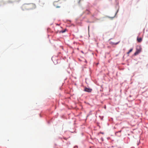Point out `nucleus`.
<instances>
[{
    "label": "nucleus",
    "mask_w": 148,
    "mask_h": 148,
    "mask_svg": "<svg viewBox=\"0 0 148 148\" xmlns=\"http://www.w3.org/2000/svg\"><path fill=\"white\" fill-rule=\"evenodd\" d=\"M64 32H65V31H63L62 32V33H64Z\"/></svg>",
    "instance_id": "obj_7"
},
{
    "label": "nucleus",
    "mask_w": 148,
    "mask_h": 148,
    "mask_svg": "<svg viewBox=\"0 0 148 148\" xmlns=\"http://www.w3.org/2000/svg\"><path fill=\"white\" fill-rule=\"evenodd\" d=\"M118 10H117V12H116V13L118 12Z\"/></svg>",
    "instance_id": "obj_8"
},
{
    "label": "nucleus",
    "mask_w": 148,
    "mask_h": 148,
    "mask_svg": "<svg viewBox=\"0 0 148 148\" xmlns=\"http://www.w3.org/2000/svg\"><path fill=\"white\" fill-rule=\"evenodd\" d=\"M142 38H138V37L137 38V41H138V42H141V41H142Z\"/></svg>",
    "instance_id": "obj_5"
},
{
    "label": "nucleus",
    "mask_w": 148,
    "mask_h": 148,
    "mask_svg": "<svg viewBox=\"0 0 148 148\" xmlns=\"http://www.w3.org/2000/svg\"><path fill=\"white\" fill-rule=\"evenodd\" d=\"M133 50V49H131L127 53V54H129Z\"/></svg>",
    "instance_id": "obj_6"
},
{
    "label": "nucleus",
    "mask_w": 148,
    "mask_h": 148,
    "mask_svg": "<svg viewBox=\"0 0 148 148\" xmlns=\"http://www.w3.org/2000/svg\"><path fill=\"white\" fill-rule=\"evenodd\" d=\"M141 49L140 46H138L136 48V51L134 53V55L136 56L141 51Z\"/></svg>",
    "instance_id": "obj_3"
},
{
    "label": "nucleus",
    "mask_w": 148,
    "mask_h": 148,
    "mask_svg": "<svg viewBox=\"0 0 148 148\" xmlns=\"http://www.w3.org/2000/svg\"><path fill=\"white\" fill-rule=\"evenodd\" d=\"M35 5L33 3L25 4L23 5L22 7L23 9L27 10L35 8Z\"/></svg>",
    "instance_id": "obj_1"
},
{
    "label": "nucleus",
    "mask_w": 148,
    "mask_h": 148,
    "mask_svg": "<svg viewBox=\"0 0 148 148\" xmlns=\"http://www.w3.org/2000/svg\"><path fill=\"white\" fill-rule=\"evenodd\" d=\"M92 90V89H90V88H85L84 89V91H86V92H91Z\"/></svg>",
    "instance_id": "obj_4"
},
{
    "label": "nucleus",
    "mask_w": 148,
    "mask_h": 148,
    "mask_svg": "<svg viewBox=\"0 0 148 148\" xmlns=\"http://www.w3.org/2000/svg\"><path fill=\"white\" fill-rule=\"evenodd\" d=\"M61 3L59 0L57 1H55L53 3V5L56 8H59L60 7Z\"/></svg>",
    "instance_id": "obj_2"
}]
</instances>
